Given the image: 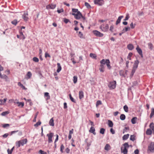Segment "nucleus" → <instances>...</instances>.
<instances>
[{"instance_id": "f257e3e1", "label": "nucleus", "mask_w": 154, "mask_h": 154, "mask_svg": "<svg viewBox=\"0 0 154 154\" xmlns=\"http://www.w3.org/2000/svg\"><path fill=\"white\" fill-rule=\"evenodd\" d=\"M123 146L121 147V150L122 153L123 154H127L128 152V149L129 146L128 143H125L123 145Z\"/></svg>"}, {"instance_id": "f03ea898", "label": "nucleus", "mask_w": 154, "mask_h": 154, "mask_svg": "<svg viewBox=\"0 0 154 154\" xmlns=\"http://www.w3.org/2000/svg\"><path fill=\"white\" fill-rule=\"evenodd\" d=\"M72 15L74 16V17L77 20H79L82 18L83 20L84 21L85 19V17L82 16L80 11H79L77 13H72Z\"/></svg>"}, {"instance_id": "7ed1b4c3", "label": "nucleus", "mask_w": 154, "mask_h": 154, "mask_svg": "<svg viewBox=\"0 0 154 154\" xmlns=\"http://www.w3.org/2000/svg\"><path fill=\"white\" fill-rule=\"evenodd\" d=\"M27 142V139H23L18 141L17 142H16L17 145L18 146V147H19L20 145L23 146L24 144H26Z\"/></svg>"}, {"instance_id": "20e7f679", "label": "nucleus", "mask_w": 154, "mask_h": 154, "mask_svg": "<svg viewBox=\"0 0 154 154\" xmlns=\"http://www.w3.org/2000/svg\"><path fill=\"white\" fill-rule=\"evenodd\" d=\"M100 29L103 32H106L109 29V25L108 24L101 25L100 26Z\"/></svg>"}, {"instance_id": "39448f33", "label": "nucleus", "mask_w": 154, "mask_h": 154, "mask_svg": "<svg viewBox=\"0 0 154 154\" xmlns=\"http://www.w3.org/2000/svg\"><path fill=\"white\" fill-rule=\"evenodd\" d=\"M116 86V81H113L112 82H110L109 85V87L111 89H114Z\"/></svg>"}, {"instance_id": "423d86ee", "label": "nucleus", "mask_w": 154, "mask_h": 154, "mask_svg": "<svg viewBox=\"0 0 154 154\" xmlns=\"http://www.w3.org/2000/svg\"><path fill=\"white\" fill-rule=\"evenodd\" d=\"M95 4L98 6H101L104 4L103 0H94Z\"/></svg>"}, {"instance_id": "0eeeda50", "label": "nucleus", "mask_w": 154, "mask_h": 154, "mask_svg": "<svg viewBox=\"0 0 154 154\" xmlns=\"http://www.w3.org/2000/svg\"><path fill=\"white\" fill-rule=\"evenodd\" d=\"M93 33L97 37H102L103 35V34L96 30L93 31Z\"/></svg>"}, {"instance_id": "6e6552de", "label": "nucleus", "mask_w": 154, "mask_h": 154, "mask_svg": "<svg viewBox=\"0 0 154 154\" xmlns=\"http://www.w3.org/2000/svg\"><path fill=\"white\" fill-rule=\"evenodd\" d=\"M53 136V133L51 132L49 134H48L47 136L48 137V142L51 143L52 142V137Z\"/></svg>"}, {"instance_id": "1a4fd4ad", "label": "nucleus", "mask_w": 154, "mask_h": 154, "mask_svg": "<svg viewBox=\"0 0 154 154\" xmlns=\"http://www.w3.org/2000/svg\"><path fill=\"white\" fill-rule=\"evenodd\" d=\"M149 150L151 152H153L154 151V143L152 142L148 146Z\"/></svg>"}, {"instance_id": "9d476101", "label": "nucleus", "mask_w": 154, "mask_h": 154, "mask_svg": "<svg viewBox=\"0 0 154 154\" xmlns=\"http://www.w3.org/2000/svg\"><path fill=\"white\" fill-rule=\"evenodd\" d=\"M28 13L27 11L25 12L22 15V18L25 21H27L29 19V18L28 17Z\"/></svg>"}, {"instance_id": "9b49d317", "label": "nucleus", "mask_w": 154, "mask_h": 154, "mask_svg": "<svg viewBox=\"0 0 154 154\" xmlns=\"http://www.w3.org/2000/svg\"><path fill=\"white\" fill-rule=\"evenodd\" d=\"M56 7V5L51 4L47 5L46 7V8L47 9H54Z\"/></svg>"}, {"instance_id": "f8f14e48", "label": "nucleus", "mask_w": 154, "mask_h": 154, "mask_svg": "<svg viewBox=\"0 0 154 154\" xmlns=\"http://www.w3.org/2000/svg\"><path fill=\"white\" fill-rule=\"evenodd\" d=\"M136 49L138 53L140 55L141 57H143V55L142 53V50L138 46H137L136 48Z\"/></svg>"}, {"instance_id": "ddd939ff", "label": "nucleus", "mask_w": 154, "mask_h": 154, "mask_svg": "<svg viewBox=\"0 0 154 154\" xmlns=\"http://www.w3.org/2000/svg\"><path fill=\"white\" fill-rule=\"evenodd\" d=\"M139 63V62L138 60H135L134 61L133 68L137 69V68Z\"/></svg>"}, {"instance_id": "4468645a", "label": "nucleus", "mask_w": 154, "mask_h": 154, "mask_svg": "<svg viewBox=\"0 0 154 154\" xmlns=\"http://www.w3.org/2000/svg\"><path fill=\"white\" fill-rule=\"evenodd\" d=\"M84 93L82 91H80L79 92V98L81 99L84 97Z\"/></svg>"}, {"instance_id": "2eb2a0df", "label": "nucleus", "mask_w": 154, "mask_h": 154, "mask_svg": "<svg viewBox=\"0 0 154 154\" xmlns=\"http://www.w3.org/2000/svg\"><path fill=\"white\" fill-rule=\"evenodd\" d=\"M95 129L93 127L91 126L90 128L89 131L91 133H92L94 135H95L96 134V133L95 132Z\"/></svg>"}, {"instance_id": "dca6fc26", "label": "nucleus", "mask_w": 154, "mask_h": 154, "mask_svg": "<svg viewBox=\"0 0 154 154\" xmlns=\"http://www.w3.org/2000/svg\"><path fill=\"white\" fill-rule=\"evenodd\" d=\"M123 17H124L123 16H119L118 17V19H117V20L116 21V25H118L119 23L120 22L121 19L122 18H123Z\"/></svg>"}, {"instance_id": "f3484780", "label": "nucleus", "mask_w": 154, "mask_h": 154, "mask_svg": "<svg viewBox=\"0 0 154 154\" xmlns=\"http://www.w3.org/2000/svg\"><path fill=\"white\" fill-rule=\"evenodd\" d=\"M111 149V147L109 144H107L105 145L104 147V149L107 151Z\"/></svg>"}, {"instance_id": "a211bd4d", "label": "nucleus", "mask_w": 154, "mask_h": 154, "mask_svg": "<svg viewBox=\"0 0 154 154\" xmlns=\"http://www.w3.org/2000/svg\"><path fill=\"white\" fill-rule=\"evenodd\" d=\"M128 48L130 50H132L134 48V47L132 44H129L127 46Z\"/></svg>"}, {"instance_id": "6ab92c4d", "label": "nucleus", "mask_w": 154, "mask_h": 154, "mask_svg": "<svg viewBox=\"0 0 154 154\" xmlns=\"http://www.w3.org/2000/svg\"><path fill=\"white\" fill-rule=\"evenodd\" d=\"M57 72H59L61 71V67L60 66V63H58L57 64Z\"/></svg>"}, {"instance_id": "aec40b11", "label": "nucleus", "mask_w": 154, "mask_h": 154, "mask_svg": "<svg viewBox=\"0 0 154 154\" xmlns=\"http://www.w3.org/2000/svg\"><path fill=\"white\" fill-rule=\"evenodd\" d=\"M49 124L51 126H54V121L53 118H52L49 121Z\"/></svg>"}, {"instance_id": "412c9836", "label": "nucleus", "mask_w": 154, "mask_h": 154, "mask_svg": "<svg viewBox=\"0 0 154 154\" xmlns=\"http://www.w3.org/2000/svg\"><path fill=\"white\" fill-rule=\"evenodd\" d=\"M44 96L45 97H46V99L47 100H49L50 98L49 94L48 92H45L44 94Z\"/></svg>"}, {"instance_id": "4be33fe9", "label": "nucleus", "mask_w": 154, "mask_h": 154, "mask_svg": "<svg viewBox=\"0 0 154 154\" xmlns=\"http://www.w3.org/2000/svg\"><path fill=\"white\" fill-rule=\"evenodd\" d=\"M106 63V64L108 69H110L111 68V66L110 65V62L109 60H107Z\"/></svg>"}, {"instance_id": "5701e85b", "label": "nucleus", "mask_w": 154, "mask_h": 154, "mask_svg": "<svg viewBox=\"0 0 154 154\" xmlns=\"http://www.w3.org/2000/svg\"><path fill=\"white\" fill-rule=\"evenodd\" d=\"M108 125L110 127H112L113 125L112 122L110 120H108Z\"/></svg>"}, {"instance_id": "b1692460", "label": "nucleus", "mask_w": 154, "mask_h": 154, "mask_svg": "<svg viewBox=\"0 0 154 154\" xmlns=\"http://www.w3.org/2000/svg\"><path fill=\"white\" fill-rule=\"evenodd\" d=\"M137 118L136 117H133L131 120V122L133 124H135L136 122Z\"/></svg>"}, {"instance_id": "393cba45", "label": "nucleus", "mask_w": 154, "mask_h": 154, "mask_svg": "<svg viewBox=\"0 0 154 154\" xmlns=\"http://www.w3.org/2000/svg\"><path fill=\"white\" fill-rule=\"evenodd\" d=\"M78 36L81 38H85V37L83 36V34L80 31L78 32Z\"/></svg>"}, {"instance_id": "a878e982", "label": "nucleus", "mask_w": 154, "mask_h": 154, "mask_svg": "<svg viewBox=\"0 0 154 154\" xmlns=\"http://www.w3.org/2000/svg\"><path fill=\"white\" fill-rule=\"evenodd\" d=\"M154 115V108H152L151 109V113L150 115V118H151Z\"/></svg>"}, {"instance_id": "bb28decb", "label": "nucleus", "mask_w": 154, "mask_h": 154, "mask_svg": "<svg viewBox=\"0 0 154 154\" xmlns=\"http://www.w3.org/2000/svg\"><path fill=\"white\" fill-rule=\"evenodd\" d=\"M146 134L148 135H150L152 134V130L150 129H147L146 131Z\"/></svg>"}, {"instance_id": "cd10ccee", "label": "nucleus", "mask_w": 154, "mask_h": 154, "mask_svg": "<svg viewBox=\"0 0 154 154\" xmlns=\"http://www.w3.org/2000/svg\"><path fill=\"white\" fill-rule=\"evenodd\" d=\"M90 56L93 59H96L97 58V56L95 54H94L90 53Z\"/></svg>"}, {"instance_id": "c85d7f7f", "label": "nucleus", "mask_w": 154, "mask_h": 154, "mask_svg": "<svg viewBox=\"0 0 154 154\" xmlns=\"http://www.w3.org/2000/svg\"><path fill=\"white\" fill-rule=\"evenodd\" d=\"M129 134H127L124 135L122 139L123 140H126L128 139L129 137Z\"/></svg>"}, {"instance_id": "c756f323", "label": "nucleus", "mask_w": 154, "mask_h": 154, "mask_svg": "<svg viewBox=\"0 0 154 154\" xmlns=\"http://www.w3.org/2000/svg\"><path fill=\"white\" fill-rule=\"evenodd\" d=\"M107 60H109V59L105 60L104 59H103L100 61V63H102L103 64H104L105 65V64L106 63V62H107Z\"/></svg>"}, {"instance_id": "7c9ffc66", "label": "nucleus", "mask_w": 154, "mask_h": 154, "mask_svg": "<svg viewBox=\"0 0 154 154\" xmlns=\"http://www.w3.org/2000/svg\"><path fill=\"white\" fill-rule=\"evenodd\" d=\"M14 146L11 150L9 149H8L7 150V151L8 154H12V151L14 148Z\"/></svg>"}, {"instance_id": "2f4dec72", "label": "nucleus", "mask_w": 154, "mask_h": 154, "mask_svg": "<svg viewBox=\"0 0 154 154\" xmlns=\"http://www.w3.org/2000/svg\"><path fill=\"white\" fill-rule=\"evenodd\" d=\"M125 119V116L124 114H122L120 115V119L122 120H124Z\"/></svg>"}, {"instance_id": "473e14b6", "label": "nucleus", "mask_w": 154, "mask_h": 154, "mask_svg": "<svg viewBox=\"0 0 154 154\" xmlns=\"http://www.w3.org/2000/svg\"><path fill=\"white\" fill-rule=\"evenodd\" d=\"M0 77L2 79H5L6 81L7 80L8 78L7 76L4 74L2 75H1Z\"/></svg>"}, {"instance_id": "72a5a7b5", "label": "nucleus", "mask_w": 154, "mask_h": 154, "mask_svg": "<svg viewBox=\"0 0 154 154\" xmlns=\"http://www.w3.org/2000/svg\"><path fill=\"white\" fill-rule=\"evenodd\" d=\"M18 85L20 86L24 90H26V88L20 82H19L18 83Z\"/></svg>"}, {"instance_id": "f704fd0d", "label": "nucleus", "mask_w": 154, "mask_h": 154, "mask_svg": "<svg viewBox=\"0 0 154 154\" xmlns=\"http://www.w3.org/2000/svg\"><path fill=\"white\" fill-rule=\"evenodd\" d=\"M123 109H124V111L126 112H128V107L127 105H125V106H124L123 107Z\"/></svg>"}, {"instance_id": "c9c22d12", "label": "nucleus", "mask_w": 154, "mask_h": 154, "mask_svg": "<svg viewBox=\"0 0 154 154\" xmlns=\"http://www.w3.org/2000/svg\"><path fill=\"white\" fill-rule=\"evenodd\" d=\"M149 127L152 130V131L154 130V124L153 123H151L149 125Z\"/></svg>"}, {"instance_id": "e433bc0d", "label": "nucleus", "mask_w": 154, "mask_h": 154, "mask_svg": "<svg viewBox=\"0 0 154 154\" xmlns=\"http://www.w3.org/2000/svg\"><path fill=\"white\" fill-rule=\"evenodd\" d=\"M6 100H7L6 98H4L3 100H0V101L1 102V103H0V104H3L4 103H5L6 102Z\"/></svg>"}, {"instance_id": "4c0bfd02", "label": "nucleus", "mask_w": 154, "mask_h": 154, "mask_svg": "<svg viewBox=\"0 0 154 154\" xmlns=\"http://www.w3.org/2000/svg\"><path fill=\"white\" fill-rule=\"evenodd\" d=\"M17 103L18 104V106H21V107H23V106L24 105V103L23 102H18Z\"/></svg>"}, {"instance_id": "58836bf2", "label": "nucleus", "mask_w": 154, "mask_h": 154, "mask_svg": "<svg viewBox=\"0 0 154 154\" xmlns=\"http://www.w3.org/2000/svg\"><path fill=\"white\" fill-rule=\"evenodd\" d=\"M27 76L28 77V79H30L32 75V74L30 72H28L27 74Z\"/></svg>"}, {"instance_id": "ea45409f", "label": "nucleus", "mask_w": 154, "mask_h": 154, "mask_svg": "<svg viewBox=\"0 0 154 154\" xmlns=\"http://www.w3.org/2000/svg\"><path fill=\"white\" fill-rule=\"evenodd\" d=\"M73 82L74 84L77 83V77L76 76H74L73 77Z\"/></svg>"}, {"instance_id": "a19ab883", "label": "nucleus", "mask_w": 154, "mask_h": 154, "mask_svg": "<svg viewBox=\"0 0 154 154\" xmlns=\"http://www.w3.org/2000/svg\"><path fill=\"white\" fill-rule=\"evenodd\" d=\"M85 5L88 8H91V6L88 2H85Z\"/></svg>"}, {"instance_id": "79ce46f5", "label": "nucleus", "mask_w": 154, "mask_h": 154, "mask_svg": "<svg viewBox=\"0 0 154 154\" xmlns=\"http://www.w3.org/2000/svg\"><path fill=\"white\" fill-rule=\"evenodd\" d=\"M41 124V122L39 121L38 122H37L35 124H34V126L36 127H37L38 126L40 125Z\"/></svg>"}, {"instance_id": "37998d69", "label": "nucleus", "mask_w": 154, "mask_h": 154, "mask_svg": "<svg viewBox=\"0 0 154 154\" xmlns=\"http://www.w3.org/2000/svg\"><path fill=\"white\" fill-rule=\"evenodd\" d=\"M64 149V146L63 144H61L60 147V151L61 152L63 153V150Z\"/></svg>"}, {"instance_id": "c03bdc74", "label": "nucleus", "mask_w": 154, "mask_h": 154, "mask_svg": "<svg viewBox=\"0 0 154 154\" xmlns=\"http://www.w3.org/2000/svg\"><path fill=\"white\" fill-rule=\"evenodd\" d=\"M20 36L21 37V39H24L25 38V36L22 32H20Z\"/></svg>"}, {"instance_id": "a18cd8bd", "label": "nucleus", "mask_w": 154, "mask_h": 154, "mask_svg": "<svg viewBox=\"0 0 154 154\" xmlns=\"http://www.w3.org/2000/svg\"><path fill=\"white\" fill-rule=\"evenodd\" d=\"M130 29V27H125V29H123L122 30V31H123L124 32H127L128 31V30H129Z\"/></svg>"}, {"instance_id": "49530a36", "label": "nucleus", "mask_w": 154, "mask_h": 154, "mask_svg": "<svg viewBox=\"0 0 154 154\" xmlns=\"http://www.w3.org/2000/svg\"><path fill=\"white\" fill-rule=\"evenodd\" d=\"M9 112L7 111H5V112H3L2 113H1V115L2 116H5L6 115L8 114L9 113Z\"/></svg>"}, {"instance_id": "de8ad7c7", "label": "nucleus", "mask_w": 154, "mask_h": 154, "mask_svg": "<svg viewBox=\"0 0 154 154\" xmlns=\"http://www.w3.org/2000/svg\"><path fill=\"white\" fill-rule=\"evenodd\" d=\"M105 129L103 128H101L100 131V133L102 134H104L105 131Z\"/></svg>"}, {"instance_id": "09e8293b", "label": "nucleus", "mask_w": 154, "mask_h": 154, "mask_svg": "<svg viewBox=\"0 0 154 154\" xmlns=\"http://www.w3.org/2000/svg\"><path fill=\"white\" fill-rule=\"evenodd\" d=\"M11 23L15 25H16L17 23V20H14L11 21Z\"/></svg>"}, {"instance_id": "8fccbe9b", "label": "nucleus", "mask_w": 154, "mask_h": 154, "mask_svg": "<svg viewBox=\"0 0 154 154\" xmlns=\"http://www.w3.org/2000/svg\"><path fill=\"white\" fill-rule=\"evenodd\" d=\"M72 11L73 12L72 13H78V12L79 11H78V10L77 9H75V8H72Z\"/></svg>"}, {"instance_id": "3c124183", "label": "nucleus", "mask_w": 154, "mask_h": 154, "mask_svg": "<svg viewBox=\"0 0 154 154\" xmlns=\"http://www.w3.org/2000/svg\"><path fill=\"white\" fill-rule=\"evenodd\" d=\"M135 137L134 135H131L130 137V140L133 141H134L135 139Z\"/></svg>"}, {"instance_id": "603ef678", "label": "nucleus", "mask_w": 154, "mask_h": 154, "mask_svg": "<svg viewBox=\"0 0 154 154\" xmlns=\"http://www.w3.org/2000/svg\"><path fill=\"white\" fill-rule=\"evenodd\" d=\"M63 21L66 24L67 23H68L69 22L70 23V21H69V19H66V18H64Z\"/></svg>"}, {"instance_id": "864d4df0", "label": "nucleus", "mask_w": 154, "mask_h": 154, "mask_svg": "<svg viewBox=\"0 0 154 154\" xmlns=\"http://www.w3.org/2000/svg\"><path fill=\"white\" fill-rule=\"evenodd\" d=\"M32 60L33 61L35 62H38L39 61L38 59L36 57H34Z\"/></svg>"}, {"instance_id": "5fc2aeb1", "label": "nucleus", "mask_w": 154, "mask_h": 154, "mask_svg": "<svg viewBox=\"0 0 154 154\" xmlns=\"http://www.w3.org/2000/svg\"><path fill=\"white\" fill-rule=\"evenodd\" d=\"M129 130V128L128 127H125L123 130V133H124L125 132H127V130Z\"/></svg>"}, {"instance_id": "6e6d98bb", "label": "nucleus", "mask_w": 154, "mask_h": 154, "mask_svg": "<svg viewBox=\"0 0 154 154\" xmlns=\"http://www.w3.org/2000/svg\"><path fill=\"white\" fill-rule=\"evenodd\" d=\"M102 104V102L100 100H98L97 101L96 104V106H97L98 105H101Z\"/></svg>"}, {"instance_id": "4d7b16f0", "label": "nucleus", "mask_w": 154, "mask_h": 154, "mask_svg": "<svg viewBox=\"0 0 154 154\" xmlns=\"http://www.w3.org/2000/svg\"><path fill=\"white\" fill-rule=\"evenodd\" d=\"M69 97L70 98V99L71 101L73 102H75V100H74L73 98L72 97L71 95V94H69Z\"/></svg>"}, {"instance_id": "13d9d810", "label": "nucleus", "mask_w": 154, "mask_h": 154, "mask_svg": "<svg viewBox=\"0 0 154 154\" xmlns=\"http://www.w3.org/2000/svg\"><path fill=\"white\" fill-rule=\"evenodd\" d=\"M148 46L149 48L152 50V45L151 43H149L148 44Z\"/></svg>"}, {"instance_id": "bf43d9fd", "label": "nucleus", "mask_w": 154, "mask_h": 154, "mask_svg": "<svg viewBox=\"0 0 154 154\" xmlns=\"http://www.w3.org/2000/svg\"><path fill=\"white\" fill-rule=\"evenodd\" d=\"M120 75L122 76L125 77V75L124 74V72L122 71H120L119 72Z\"/></svg>"}, {"instance_id": "052dcab7", "label": "nucleus", "mask_w": 154, "mask_h": 154, "mask_svg": "<svg viewBox=\"0 0 154 154\" xmlns=\"http://www.w3.org/2000/svg\"><path fill=\"white\" fill-rule=\"evenodd\" d=\"M132 54H133L132 53H129L128 56V57H127L128 58V59H129V60H131V57L132 56Z\"/></svg>"}, {"instance_id": "680f3d73", "label": "nucleus", "mask_w": 154, "mask_h": 154, "mask_svg": "<svg viewBox=\"0 0 154 154\" xmlns=\"http://www.w3.org/2000/svg\"><path fill=\"white\" fill-rule=\"evenodd\" d=\"M137 84H138V83H137V81L134 82L132 83V86L134 87V86H137Z\"/></svg>"}, {"instance_id": "e2e57ef3", "label": "nucleus", "mask_w": 154, "mask_h": 154, "mask_svg": "<svg viewBox=\"0 0 154 154\" xmlns=\"http://www.w3.org/2000/svg\"><path fill=\"white\" fill-rule=\"evenodd\" d=\"M39 153L41 154H47V152H45L44 151L40 150L39 151Z\"/></svg>"}, {"instance_id": "0e129e2a", "label": "nucleus", "mask_w": 154, "mask_h": 154, "mask_svg": "<svg viewBox=\"0 0 154 154\" xmlns=\"http://www.w3.org/2000/svg\"><path fill=\"white\" fill-rule=\"evenodd\" d=\"M10 126V125L9 124H4L3 125V127L4 128H6V127H9Z\"/></svg>"}, {"instance_id": "69168bd1", "label": "nucleus", "mask_w": 154, "mask_h": 154, "mask_svg": "<svg viewBox=\"0 0 154 154\" xmlns=\"http://www.w3.org/2000/svg\"><path fill=\"white\" fill-rule=\"evenodd\" d=\"M45 57H50V58L51 57L50 55L48 54L47 52H46L45 53Z\"/></svg>"}, {"instance_id": "338daca9", "label": "nucleus", "mask_w": 154, "mask_h": 154, "mask_svg": "<svg viewBox=\"0 0 154 154\" xmlns=\"http://www.w3.org/2000/svg\"><path fill=\"white\" fill-rule=\"evenodd\" d=\"M63 11V8L61 9L60 10H57V12L58 13H60L62 12Z\"/></svg>"}, {"instance_id": "774afa93", "label": "nucleus", "mask_w": 154, "mask_h": 154, "mask_svg": "<svg viewBox=\"0 0 154 154\" xmlns=\"http://www.w3.org/2000/svg\"><path fill=\"white\" fill-rule=\"evenodd\" d=\"M110 131L112 134H114L115 133V131L112 128L110 129Z\"/></svg>"}]
</instances>
